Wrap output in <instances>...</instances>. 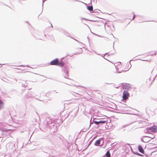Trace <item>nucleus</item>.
Masks as SVG:
<instances>
[{
    "label": "nucleus",
    "mask_w": 157,
    "mask_h": 157,
    "mask_svg": "<svg viewBox=\"0 0 157 157\" xmlns=\"http://www.w3.org/2000/svg\"><path fill=\"white\" fill-rule=\"evenodd\" d=\"M63 62H62V61L59 62L58 61V63L57 65H58L59 66H60V67H62L63 66Z\"/></svg>",
    "instance_id": "9d476101"
},
{
    "label": "nucleus",
    "mask_w": 157,
    "mask_h": 157,
    "mask_svg": "<svg viewBox=\"0 0 157 157\" xmlns=\"http://www.w3.org/2000/svg\"><path fill=\"white\" fill-rule=\"evenodd\" d=\"M129 97V94L127 91H124L123 93L122 98L123 100H126Z\"/></svg>",
    "instance_id": "f257e3e1"
},
{
    "label": "nucleus",
    "mask_w": 157,
    "mask_h": 157,
    "mask_svg": "<svg viewBox=\"0 0 157 157\" xmlns=\"http://www.w3.org/2000/svg\"><path fill=\"white\" fill-rule=\"evenodd\" d=\"M58 63V59H56L50 62V65H57Z\"/></svg>",
    "instance_id": "7ed1b4c3"
},
{
    "label": "nucleus",
    "mask_w": 157,
    "mask_h": 157,
    "mask_svg": "<svg viewBox=\"0 0 157 157\" xmlns=\"http://www.w3.org/2000/svg\"><path fill=\"white\" fill-rule=\"evenodd\" d=\"M150 130H151L153 132H157V126L154 125L151 127L147 129V132H149Z\"/></svg>",
    "instance_id": "f03ea898"
},
{
    "label": "nucleus",
    "mask_w": 157,
    "mask_h": 157,
    "mask_svg": "<svg viewBox=\"0 0 157 157\" xmlns=\"http://www.w3.org/2000/svg\"><path fill=\"white\" fill-rule=\"evenodd\" d=\"M100 143V140H98L96 141L94 144V145L95 146H98Z\"/></svg>",
    "instance_id": "423d86ee"
},
{
    "label": "nucleus",
    "mask_w": 157,
    "mask_h": 157,
    "mask_svg": "<svg viewBox=\"0 0 157 157\" xmlns=\"http://www.w3.org/2000/svg\"><path fill=\"white\" fill-rule=\"evenodd\" d=\"M107 121H99L100 123H102L104 124L107 122Z\"/></svg>",
    "instance_id": "f8f14e48"
},
{
    "label": "nucleus",
    "mask_w": 157,
    "mask_h": 157,
    "mask_svg": "<svg viewBox=\"0 0 157 157\" xmlns=\"http://www.w3.org/2000/svg\"><path fill=\"white\" fill-rule=\"evenodd\" d=\"M94 123L96 124H100L99 121H94Z\"/></svg>",
    "instance_id": "4468645a"
},
{
    "label": "nucleus",
    "mask_w": 157,
    "mask_h": 157,
    "mask_svg": "<svg viewBox=\"0 0 157 157\" xmlns=\"http://www.w3.org/2000/svg\"><path fill=\"white\" fill-rule=\"evenodd\" d=\"M78 51L79 52V53H81L82 52V49L81 48L78 49Z\"/></svg>",
    "instance_id": "ddd939ff"
},
{
    "label": "nucleus",
    "mask_w": 157,
    "mask_h": 157,
    "mask_svg": "<svg viewBox=\"0 0 157 157\" xmlns=\"http://www.w3.org/2000/svg\"><path fill=\"white\" fill-rule=\"evenodd\" d=\"M149 82H150V84H149V85L150 86H151V85L152 84V81H151V80L149 78L147 80V81H146V82L147 83H149Z\"/></svg>",
    "instance_id": "0eeeda50"
},
{
    "label": "nucleus",
    "mask_w": 157,
    "mask_h": 157,
    "mask_svg": "<svg viewBox=\"0 0 157 157\" xmlns=\"http://www.w3.org/2000/svg\"><path fill=\"white\" fill-rule=\"evenodd\" d=\"M3 105V102L1 100H0V109L2 107Z\"/></svg>",
    "instance_id": "9b49d317"
},
{
    "label": "nucleus",
    "mask_w": 157,
    "mask_h": 157,
    "mask_svg": "<svg viewBox=\"0 0 157 157\" xmlns=\"http://www.w3.org/2000/svg\"><path fill=\"white\" fill-rule=\"evenodd\" d=\"M87 8L88 10H93V9L92 6H87Z\"/></svg>",
    "instance_id": "1a4fd4ad"
},
{
    "label": "nucleus",
    "mask_w": 157,
    "mask_h": 157,
    "mask_svg": "<svg viewBox=\"0 0 157 157\" xmlns=\"http://www.w3.org/2000/svg\"><path fill=\"white\" fill-rule=\"evenodd\" d=\"M123 88L127 90H129L131 87L129 84H125L123 86Z\"/></svg>",
    "instance_id": "20e7f679"
},
{
    "label": "nucleus",
    "mask_w": 157,
    "mask_h": 157,
    "mask_svg": "<svg viewBox=\"0 0 157 157\" xmlns=\"http://www.w3.org/2000/svg\"><path fill=\"white\" fill-rule=\"evenodd\" d=\"M138 149L139 151L142 153L144 154V151L142 147L140 145L138 146Z\"/></svg>",
    "instance_id": "39448f33"
},
{
    "label": "nucleus",
    "mask_w": 157,
    "mask_h": 157,
    "mask_svg": "<svg viewBox=\"0 0 157 157\" xmlns=\"http://www.w3.org/2000/svg\"><path fill=\"white\" fill-rule=\"evenodd\" d=\"M105 155L106 157H110V154L109 151H107Z\"/></svg>",
    "instance_id": "6e6552de"
}]
</instances>
